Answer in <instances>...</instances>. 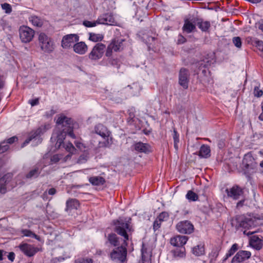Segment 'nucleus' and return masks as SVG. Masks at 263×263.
<instances>
[{"label":"nucleus","instance_id":"obj_22","mask_svg":"<svg viewBox=\"0 0 263 263\" xmlns=\"http://www.w3.org/2000/svg\"><path fill=\"white\" fill-rule=\"evenodd\" d=\"M247 41L249 44L256 47L262 52V55L263 56V41L252 37H247Z\"/></svg>","mask_w":263,"mask_h":263},{"label":"nucleus","instance_id":"obj_11","mask_svg":"<svg viewBox=\"0 0 263 263\" xmlns=\"http://www.w3.org/2000/svg\"><path fill=\"white\" fill-rule=\"evenodd\" d=\"M94 132L104 139L106 140L107 144L105 143V146H106L109 144L108 139L110 133L105 126L101 124L96 125L94 127Z\"/></svg>","mask_w":263,"mask_h":263},{"label":"nucleus","instance_id":"obj_31","mask_svg":"<svg viewBox=\"0 0 263 263\" xmlns=\"http://www.w3.org/2000/svg\"><path fill=\"white\" fill-rule=\"evenodd\" d=\"M196 25L202 31H207L210 27V23L209 22H203L202 20L199 19H196Z\"/></svg>","mask_w":263,"mask_h":263},{"label":"nucleus","instance_id":"obj_17","mask_svg":"<svg viewBox=\"0 0 263 263\" xmlns=\"http://www.w3.org/2000/svg\"><path fill=\"white\" fill-rule=\"evenodd\" d=\"M251 253L247 251H239L234 256L232 260V263H239L242 262L250 258Z\"/></svg>","mask_w":263,"mask_h":263},{"label":"nucleus","instance_id":"obj_58","mask_svg":"<svg viewBox=\"0 0 263 263\" xmlns=\"http://www.w3.org/2000/svg\"><path fill=\"white\" fill-rule=\"evenodd\" d=\"M48 194L53 195L56 193V190L54 188H51L48 191Z\"/></svg>","mask_w":263,"mask_h":263},{"label":"nucleus","instance_id":"obj_20","mask_svg":"<svg viewBox=\"0 0 263 263\" xmlns=\"http://www.w3.org/2000/svg\"><path fill=\"white\" fill-rule=\"evenodd\" d=\"M12 177V175L10 173H8L0 179V193L5 194L6 193V182H9Z\"/></svg>","mask_w":263,"mask_h":263},{"label":"nucleus","instance_id":"obj_35","mask_svg":"<svg viewBox=\"0 0 263 263\" xmlns=\"http://www.w3.org/2000/svg\"><path fill=\"white\" fill-rule=\"evenodd\" d=\"M193 253L196 256H200L204 254V248L203 245H199L195 247L193 249Z\"/></svg>","mask_w":263,"mask_h":263},{"label":"nucleus","instance_id":"obj_16","mask_svg":"<svg viewBox=\"0 0 263 263\" xmlns=\"http://www.w3.org/2000/svg\"><path fill=\"white\" fill-rule=\"evenodd\" d=\"M18 248L25 255L28 257L33 256L37 251L36 248L28 243H21Z\"/></svg>","mask_w":263,"mask_h":263},{"label":"nucleus","instance_id":"obj_52","mask_svg":"<svg viewBox=\"0 0 263 263\" xmlns=\"http://www.w3.org/2000/svg\"><path fill=\"white\" fill-rule=\"evenodd\" d=\"M179 134H178L177 130L174 129V131H173L174 142H179Z\"/></svg>","mask_w":263,"mask_h":263},{"label":"nucleus","instance_id":"obj_41","mask_svg":"<svg viewBox=\"0 0 263 263\" xmlns=\"http://www.w3.org/2000/svg\"><path fill=\"white\" fill-rule=\"evenodd\" d=\"M22 233L24 235V236L35 238L37 239H39L38 236H37L36 234H35L30 230H24L22 231Z\"/></svg>","mask_w":263,"mask_h":263},{"label":"nucleus","instance_id":"obj_56","mask_svg":"<svg viewBox=\"0 0 263 263\" xmlns=\"http://www.w3.org/2000/svg\"><path fill=\"white\" fill-rule=\"evenodd\" d=\"M17 140V137L16 136H13L12 137H11L10 138H9L8 140H7V141L6 142V143L8 144V143H9V144H12L13 143H14L16 140Z\"/></svg>","mask_w":263,"mask_h":263},{"label":"nucleus","instance_id":"obj_13","mask_svg":"<svg viewBox=\"0 0 263 263\" xmlns=\"http://www.w3.org/2000/svg\"><path fill=\"white\" fill-rule=\"evenodd\" d=\"M79 36L75 34H70L63 36L62 40V46L64 48H67L73 46L75 43L79 41Z\"/></svg>","mask_w":263,"mask_h":263},{"label":"nucleus","instance_id":"obj_26","mask_svg":"<svg viewBox=\"0 0 263 263\" xmlns=\"http://www.w3.org/2000/svg\"><path fill=\"white\" fill-rule=\"evenodd\" d=\"M79 206V202L76 199H69L66 201V210H71L72 209H77Z\"/></svg>","mask_w":263,"mask_h":263},{"label":"nucleus","instance_id":"obj_36","mask_svg":"<svg viewBox=\"0 0 263 263\" xmlns=\"http://www.w3.org/2000/svg\"><path fill=\"white\" fill-rule=\"evenodd\" d=\"M103 39V35L101 34H96L93 33H90L89 34V39L92 42H97L101 41Z\"/></svg>","mask_w":263,"mask_h":263},{"label":"nucleus","instance_id":"obj_1","mask_svg":"<svg viewBox=\"0 0 263 263\" xmlns=\"http://www.w3.org/2000/svg\"><path fill=\"white\" fill-rule=\"evenodd\" d=\"M72 122L73 121L71 118H68L64 115H60L57 120V125L63 128L62 131L60 133L55 134L57 140L55 143V147L59 148L62 146L70 153H72L73 152L75 151L74 147L71 143L69 142L65 144L63 141L66 134H68L73 139H75L76 138L73 133V125ZM54 134H54L51 138L52 140L54 139Z\"/></svg>","mask_w":263,"mask_h":263},{"label":"nucleus","instance_id":"obj_19","mask_svg":"<svg viewBox=\"0 0 263 263\" xmlns=\"http://www.w3.org/2000/svg\"><path fill=\"white\" fill-rule=\"evenodd\" d=\"M250 245L255 249L259 250L262 248V240L256 235H253L250 237L249 240Z\"/></svg>","mask_w":263,"mask_h":263},{"label":"nucleus","instance_id":"obj_38","mask_svg":"<svg viewBox=\"0 0 263 263\" xmlns=\"http://www.w3.org/2000/svg\"><path fill=\"white\" fill-rule=\"evenodd\" d=\"M40 171H39V168L37 167H35L32 170H31L27 175L26 178H31L32 177H37L38 175L40 174Z\"/></svg>","mask_w":263,"mask_h":263},{"label":"nucleus","instance_id":"obj_18","mask_svg":"<svg viewBox=\"0 0 263 263\" xmlns=\"http://www.w3.org/2000/svg\"><path fill=\"white\" fill-rule=\"evenodd\" d=\"M188 239L187 237L182 235H177L172 238L170 243L175 247H182L184 245Z\"/></svg>","mask_w":263,"mask_h":263},{"label":"nucleus","instance_id":"obj_57","mask_svg":"<svg viewBox=\"0 0 263 263\" xmlns=\"http://www.w3.org/2000/svg\"><path fill=\"white\" fill-rule=\"evenodd\" d=\"M7 257L10 260L13 261L15 258V254L14 252H11L9 253L8 255H7Z\"/></svg>","mask_w":263,"mask_h":263},{"label":"nucleus","instance_id":"obj_40","mask_svg":"<svg viewBox=\"0 0 263 263\" xmlns=\"http://www.w3.org/2000/svg\"><path fill=\"white\" fill-rule=\"evenodd\" d=\"M233 43L238 48H240L242 46L241 39L239 36L234 37L232 39Z\"/></svg>","mask_w":263,"mask_h":263},{"label":"nucleus","instance_id":"obj_63","mask_svg":"<svg viewBox=\"0 0 263 263\" xmlns=\"http://www.w3.org/2000/svg\"><path fill=\"white\" fill-rule=\"evenodd\" d=\"M244 202L243 200H241L240 201H239L237 204V207L239 208L240 206H242Z\"/></svg>","mask_w":263,"mask_h":263},{"label":"nucleus","instance_id":"obj_8","mask_svg":"<svg viewBox=\"0 0 263 263\" xmlns=\"http://www.w3.org/2000/svg\"><path fill=\"white\" fill-rule=\"evenodd\" d=\"M106 46L102 43H97L93 47L88 54L89 59L96 61L100 59L103 55Z\"/></svg>","mask_w":263,"mask_h":263},{"label":"nucleus","instance_id":"obj_55","mask_svg":"<svg viewBox=\"0 0 263 263\" xmlns=\"http://www.w3.org/2000/svg\"><path fill=\"white\" fill-rule=\"evenodd\" d=\"M29 103L32 106L37 105L39 103V99L38 98L29 100Z\"/></svg>","mask_w":263,"mask_h":263},{"label":"nucleus","instance_id":"obj_62","mask_svg":"<svg viewBox=\"0 0 263 263\" xmlns=\"http://www.w3.org/2000/svg\"><path fill=\"white\" fill-rule=\"evenodd\" d=\"M6 252L5 251H4V250H0V260H3V256L4 255V254H6Z\"/></svg>","mask_w":263,"mask_h":263},{"label":"nucleus","instance_id":"obj_25","mask_svg":"<svg viewBox=\"0 0 263 263\" xmlns=\"http://www.w3.org/2000/svg\"><path fill=\"white\" fill-rule=\"evenodd\" d=\"M254 225V220L250 218H245L240 222L239 226L245 229H251Z\"/></svg>","mask_w":263,"mask_h":263},{"label":"nucleus","instance_id":"obj_45","mask_svg":"<svg viewBox=\"0 0 263 263\" xmlns=\"http://www.w3.org/2000/svg\"><path fill=\"white\" fill-rule=\"evenodd\" d=\"M256 84H258L257 83H256ZM259 85H256L254 88V95L257 97H260L263 95V91L261 89H259Z\"/></svg>","mask_w":263,"mask_h":263},{"label":"nucleus","instance_id":"obj_47","mask_svg":"<svg viewBox=\"0 0 263 263\" xmlns=\"http://www.w3.org/2000/svg\"><path fill=\"white\" fill-rule=\"evenodd\" d=\"M9 146L8 145V144L5 142L4 141L0 144V153H4L5 152L7 151Z\"/></svg>","mask_w":263,"mask_h":263},{"label":"nucleus","instance_id":"obj_48","mask_svg":"<svg viewBox=\"0 0 263 263\" xmlns=\"http://www.w3.org/2000/svg\"><path fill=\"white\" fill-rule=\"evenodd\" d=\"M93 261L91 258H79L76 260V263H92Z\"/></svg>","mask_w":263,"mask_h":263},{"label":"nucleus","instance_id":"obj_53","mask_svg":"<svg viewBox=\"0 0 263 263\" xmlns=\"http://www.w3.org/2000/svg\"><path fill=\"white\" fill-rule=\"evenodd\" d=\"M5 84V78L3 74L0 73V89L2 88Z\"/></svg>","mask_w":263,"mask_h":263},{"label":"nucleus","instance_id":"obj_61","mask_svg":"<svg viewBox=\"0 0 263 263\" xmlns=\"http://www.w3.org/2000/svg\"><path fill=\"white\" fill-rule=\"evenodd\" d=\"M211 65V64H208V63H205V62L203 61V62H200L198 63L197 65V66H210Z\"/></svg>","mask_w":263,"mask_h":263},{"label":"nucleus","instance_id":"obj_30","mask_svg":"<svg viewBox=\"0 0 263 263\" xmlns=\"http://www.w3.org/2000/svg\"><path fill=\"white\" fill-rule=\"evenodd\" d=\"M127 87L131 90L130 93L133 96L139 95L142 89L141 86L138 83H134L132 85H128Z\"/></svg>","mask_w":263,"mask_h":263},{"label":"nucleus","instance_id":"obj_10","mask_svg":"<svg viewBox=\"0 0 263 263\" xmlns=\"http://www.w3.org/2000/svg\"><path fill=\"white\" fill-rule=\"evenodd\" d=\"M117 22L111 13H107L100 16L98 18V24L107 25H117Z\"/></svg>","mask_w":263,"mask_h":263},{"label":"nucleus","instance_id":"obj_49","mask_svg":"<svg viewBox=\"0 0 263 263\" xmlns=\"http://www.w3.org/2000/svg\"><path fill=\"white\" fill-rule=\"evenodd\" d=\"M161 222H160V221L157 218L156 220L154 221V224H153V229L155 231H156L157 230H158L160 227Z\"/></svg>","mask_w":263,"mask_h":263},{"label":"nucleus","instance_id":"obj_2","mask_svg":"<svg viewBox=\"0 0 263 263\" xmlns=\"http://www.w3.org/2000/svg\"><path fill=\"white\" fill-rule=\"evenodd\" d=\"M127 44V41L122 39H113L108 45L106 50L105 56L107 57L108 60L112 66H120V59L115 58L112 55V52H120L123 50Z\"/></svg>","mask_w":263,"mask_h":263},{"label":"nucleus","instance_id":"obj_34","mask_svg":"<svg viewBox=\"0 0 263 263\" xmlns=\"http://www.w3.org/2000/svg\"><path fill=\"white\" fill-rule=\"evenodd\" d=\"M108 240L110 244L114 246H117L119 245V239L115 234H110L108 236Z\"/></svg>","mask_w":263,"mask_h":263},{"label":"nucleus","instance_id":"obj_14","mask_svg":"<svg viewBox=\"0 0 263 263\" xmlns=\"http://www.w3.org/2000/svg\"><path fill=\"white\" fill-rule=\"evenodd\" d=\"M190 74L189 71L184 68H182L179 72V84L184 88H188Z\"/></svg>","mask_w":263,"mask_h":263},{"label":"nucleus","instance_id":"obj_6","mask_svg":"<svg viewBox=\"0 0 263 263\" xmlns=\"http://www.w3.org/2000/svg\"><path fill=\"white\" fill-rule=\"evenodd\" d=\"M39 42L41 48L44 52L50 53L52 52L54 45L52 40L44 33H41L39 35Z\"/></svg>","mask_w":263,"mask_h":263},{"label":"nucleus","instance_id":"obj_42","mask_svg":"<svg viewBox=\"0 0 263 263\" xmlns=\"http://www.w3.org/2000/svg\"><path fill=\"white\" fill-rule=\"evenodd\" d=\"M168 217L169 215L168 213L166 212H163L160 214L157 218L160 221V222H162L166 220L168 218Z\"/></svg>","mask_w":263,"mask_h":263},{"label":"nucleus","instance_id":"obj_43","mask_svg":"<svg viewBox=\"0 0 263 263\" xmlns=\"http://www.w3.org/2000/svg\"><path fill=\"white\" fill-rule=\"evenodd\" d=\"M83 24L86 27H92L96 26L98 24V20L96 21H84Z\"/></svg>","mask_w":263,"mask_h":263},{"label":"nucleus","instance_id":"obj_59","mask_svg":"<svg viewBox=\"0 0 263 263\" xmlns=\"http://www.w3.org/2000/svg\"><path fill=\"white\" fill-rule=\"evenodd\" d=\"M258 28L259 30H260L262 32H263V19L261 20L258 22Z\"/></svg>","mask_w":263,"mask_h":263},{"label":"nucleus","instance_id":"obj_23","mask_svg":"<svg viewBox=\"0 0 263 263\" xmlns=\"http://www.w3.org/2000/svg\"><path fill=\"white\" fill-rule=\"evenodd\" d=\"M196 20L195 18L192 19L193 23L188 20H185L183 26V31L187 33H191L195 29V25L194 23L196 24Z\"/></svg>","mask_w":263,"mask_h":263},{"label":"nucleus","instance_id":"obj_5","mask_svg":"<svg viewBox=\"0 0 263 263\" xmlns=\"http://www.w3.org/2000/svg\"><path fill=\"white\" fill-rule=\"evenodd\" d=\"M257 164L254 158L250 154L245 155L242 162V168L245 173L252 174L256 172Z\"/></svg>","mask_w":263,"mask_h":263},{"label":"nucleus","instance_id":"obj_37","mask_svg":"<svg viewBox=\"0 0 263 263\" xmlns=\"http://www.w3.org/2000/svg\"><path fill=\"white\" fill-rule=\"evenodd\" d=\"M185 197L190 201H195L198 199V196L197 194H196L192 191H189L186 194Z\"/></svg>","mask_w":263,"mask_h":263},{"label":"nucleus","instance_id":"obj_51","mask_svg":"<svg viewBox=\"0 0 263 263\" xmlns=\"http://www.w3.org/2000/svg\"><path fill=\"white\" fill-rule=\"evenodd\" d=\"M175 255L179 256L180 257H183L185 256L184 251L181 250L177 249L175 252Z\"/></svg>","mask_w":263,"mask_h":263},{"label":"nucleus","instance_id":"obj_39","mask_svg":"<svg viewBox=\"0 0 263 263\" xmlns=\"http://www.w3.org/2000/svg\"><path fill=\"white\" fill-rule=\"evenodd\" d=\"M238 245L237 243L233 244L228 252L226 254L224 260L227 259L229 257L234 254V253L238 250Z\"/></svg>","mask_w":263,"mask_h":263},{"label":"nucleus","instance_id":"obj_12","mask_svg":"<svg viewBox=\"0 0 263 263\" xmlns=\"http://www.w3.org/2000/svg\"><path fill=\"white\" fill-rule=\"evenodd\" d=\"M176 229L181 233L190 234L193 232L194 226L190 221L185 220L178 223Z\"/></svg>","mask_w":263,"mask_h":263},{"label":"nucleus","instance_id":"obj_46","mask_svg":"<svg viewBox=\"0 0 263 263\" xmlns=\"http://www.w3.org/2000/svg\"><path fill=\"white\" fill-rule=\"evenodd\" d=\"M74 144L78 148H79L81 151H86V147L85 145L82 143L80 141H75Z\"/></svg>","mask_w":263,"mask_h":263},{"label":"nucleus","instance_id":"obj_4","mask_svg":"<svg viewBox=\"0 0 263 263\" xmlns=\"http://www.w3.org/2000/svg\"><path fill=\"white\" fill-rule=\"evenodd\" d=\"M50 128L49 124H45L41 126L36 130L32 131L29 136V137L24 141L22 145V147H24L28 144L31 141H36V144L41 143L42 139L40 138L41 135L45 133L46 130Z\"/></svg>","mask_w":263,"mask_h":263},{"label":"nucleus","instance_id":"obj_28","mask_svg":"<svg viewBox=\"0 0 263 263\" xmlns=\"http://www.w3.org/2000/svg\"><path fill=\"white\" fill-rule=\"evenodd\" d=\"M89 181L93 185H101L105 182V180L101 176H93L89 178Z\"/></svg>","mask_w":263,"mask_h":263},{"label":"nucleus","instance_id":"obj_3","mask_svg":"<svg viewBox=\"0 0 263 263\" xmlns=\"http://www.w3.org/2000/svg\"><path fill=\"white\" fill-rule=\"evenodd\" d=\"M130 218L120 217L118 219L114 221L115 231L124 238V244L127 246L126 241L129 240V235L133 232L131 225Z\"/></svg>","mask_w":263,"mask_h":263},{"label":"nucleus","instance_id":"obj_44","mask_svg":"<svg viewBox=\"0 0 263 263\" xmlns=\"http://www.w3.org/2000/svg\"><path fill=\"white\" fill-rule=\"evenodd\" d=\"M2 8L5 11L6 13L9 14L12 11L11 6L8 3H4L2 4Z\"/></svg>","mask_w":263,"mask_h":263},{"label":"nucleus","instance_id":"obj_7","mask_svg":"<svg viewBox=\"0 0 263 263\" xmlns=\"http://www.w3.org/2000/svg\"><path fill=\"white\" fill-rule=\"evenodd\" d=\"M126 249L122 245L114 249L110 254V257L112 260L122 263L126 260Z\"/></svg>","mask_w":263,"mask_h":263},{"label":"nucleus","instance_id":"obj_15","mask_svg":"<svg viewBox=\"0 0 263 263\" xmlns=\"http://www.w3.org/2000/svg\"><path fill=\"white\" fill-rule=\"evenodd\" d=\"M226 192L228 197L234 200L239 199L243 194V190L237 185L233 186L230 189H227Z\"/></svg>","mask_w":263,"mask_h":263},{"label":"nucleus","instance_id":"obj_60","mask_svg":"<svg viewBox=\"0 0 263 263\" xmlns=\"http://www.w3.org/2000/svg\"><path fill=\"white\" fill-rule=\"evenodd\" d=\"M255 232H256V231H248L247 230H245L243 231V234L245 235L249 236L250 235H252L253 234L255 233Z\"/></svg>","mask_w":263,"mask_h":263},{"label":"nucleus","instance_id":"obj_50","mask_svg":"<svg viewBox=\"0 0 263 263\" xmlns=\"http://www.w3.org/2000/svg\"><path fill=\"white\" fill-rule=\"evenodd\" d=\"M61 159V156L59 155H54L51 158V161L53 163L58 162Z\"/></svg>","mask_w":263,"mask_h":263},{"label":"nucleus","instance_id":"obj_54","mask_svg":"<svg viewBox=\"0 0 263 263\" xmlns=\"http://www.w3.org/2000/svg\"><path fill=\"white\" fill-rule=\"evenodd\" d=\"M186 41V39L185 38L181 35H179L178 36V44H183Z\"/></svg>","mask_w":263,"mask_h":263},{"label":"nucleus","instance_id":"obj_24","mask_svg":"<svg viewBox=\"0 0 263 263\" xmlns=\"http://www.w3.org/2000/svg\"><path fill=\"white\" fill-rule=\"evenodd\" d=\"M211 149L210 147L205 144H203L201 146L199 152V156L201 158H207L210 156Z\"/></svg>","mask_w":263,"mask_h":263},{"label":"nucleus","instance_id":"obj_21","mask_svg":"<svg viewBox=\"0 0 263 263\" xmlns=\"http://www.w3.org/2000/svg\"><path fill=\"white\" fill-rule=\"evenodd\" d=\"M73 50L79 54H84L87 50V46L83 42H80L74 44L73 46Z\"/></svg>","mask_w":263,"mask_h":263},{"label":"nucleus","instance_id":"obj_64","mask_svg":"<svg viewBox=\"0 0 263 263\" xmlns=\"http://www.w3.org/2000/svg\"><path fill=\"white\" fill-rule=\"evenodd\" d=\"M259 119L260 120L263 121V110H262V113L259 115Z\"/></svg>","mask_w":263,"mask_h":263},{"label":"nucleus","instance_id":"obj_29","mask_svg":"<svg viewBox=\"0 0 263 263\" xmlns=\"http://www.w3.org/2000/svg\"><path fill=\"white\" fill-rule=\"evenodd\" d=\"M142 41L145 43L149 49H153L154 48V46L153 44V42H154L155 41V37L154 36L145 35L141 37Z\"/></svg>","mask_w":263,"mask_h":263},{"label":"nucleus","instance_id":"obj_27","mask_svg":"<svg viewBox=\"0 0 263 263\" xmlns=\"http://www.w3.org/2000/svg\"><path fill=\"white\" fill-rule=\"evenodd\" d=\"M135 149L140 153H146L149 151V145L147 144L139 142L134 145Z\"/></svg>","mask_w":263,"mask_h":263},{"label":"nucleus","instance_id":"obj_9","mask_svg":"<svg viewBox=\"0 0 263 263\" xmlns=\"http://www.w3.org/2000/svg\"><path fill=\"white\" fill-rule=\"evenodd\" d=\"M19 35L23 43H29L34 35V31L28 26H22L19 29Z\"/></svg>","mask_w":263,"mask_h":263},{"label":"nucleus","instance_id":"obj_32","mask_svg":"<svg viewBox=\"0 0 263 263\" xmlns=\"http://www.w3.org/2000/svg\"><path fill=\"white\" fill-rule=\"evenodd\" d=\"M29 21L31 24L36 27H41L43 25L42 20L38 16L31 15L29 18Z\"/></svg>","mask_w":263,"mask_h":263},{"label":"nucleus","instance_id":"obj_33","mask_svg":"<svg viewBox=\"0 0 263 263\" xmlns=\"http://www.w3.org/2000/svg\"><path fill=\"white\" fill-rule=\"evenodd\" d=\"M89 153L88 149L84 151L83 154L81 155L77 160V163L83 164L86 163L89 159Z\"/></svg>","mask_w":263,"mask_h":263}]
</instances>
